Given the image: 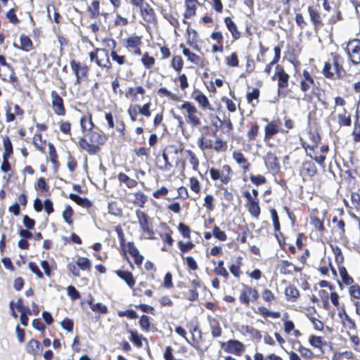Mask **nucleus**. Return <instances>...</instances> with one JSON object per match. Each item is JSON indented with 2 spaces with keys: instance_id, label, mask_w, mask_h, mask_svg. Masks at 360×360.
Segmentation results:
<instances>
[{
  "instance_id": "obj_1",
  "label": "nucleus",
  "mask_w": 360,
  "mask_h": 360,
  "mask_svg": "<svg viewBox=\"0 0 360 360\" xmlns=\"http://www.w3.org/2000/svg\"><path fill=\"white\" fill-rule=\"evenodd\" d=\"M179 109L183 111V114L186 120V122L191 126L197 127L201 124V120L200 118L201 113L191 103L188 101L184 102L179 107Z\"/></svg>"
},
{
  "instance_id": "obj_2",
  "label": "nucleus",
  "mask_w": 360,
  "mask_h": 360,
  "mask_svg": "<svg viewBox=\"0 0 360 360\" xmlns=\"http://www.w3.org/2000/svg\"><path fill=\"white\" fill-rule=\"evenodd\" d=\"M231 169L229 165H224L221 171L214 167L210 169L212 179L220 180L222 184H227L231 181Z\"/></svg>"
},
{
  "instance_id": "obj_3",
  "label": "nucleus",
  "mask_w": 360,
  "mask_h": 360,
  "mask_svg": "<svg viewBox=\"0 0 360 360\" xmlns=\"http://www.w3.org/2000/svg\"><path fill=\"white\" fill-rule=\"evenodd\" d=\"M347 53L354 64L360 63V40L355 39L350 40L346 48Z\"/></svg>"
},
{
  "instance_id": "obj_4",
  "label": "nucleus",
  "mask_w": 360,
  "mask_h": 360,
  "mask_svg": "<svg viewBox=\"0 0 360 360\" xmlns=\"http://www.w3.org/2000/svg\"><path fill=\"white\" fill-rule=\"evenodd\" d=\"M136 214L141 231L143 233H147L149 238H152L153 231L149 228L148 217L146 215V213L141 210H137L136 212Z\"/></svg>"
},
{
  "instance_id": "obj_5",
  "label": "nucleus",
  "mask_w": 360,
  "mask_h": 360,
  "mask_svg": "<svg viewBox=\"0 0 360 360\" xmlns=\"http://www.w3.org/2000/svg\"><path fill=\"white\" fill-rule=\"evenodd\" d=\"M51 105L54 112L58 115H64L65 110L62 98L55 91L51 93Z\"/></svg>"
},
{
  "instance_id": "obj_6",
  "label": "nucleus",
  "mask_w": 360,
  "mask_h": 360,
  "mask_svg": "<svg viewBox=\"0 0 360 360\" xmlns=\"http://www.w3.org/2000/svg\"><path fill=\"white\" fill-rule=\"evenodd\" d=\"M258 297V292L255 289L249 286H245L241 292L239 299L242 303L248 305L250 301H255Z\"/></svg>"
},
{
  "instance_id": "obj_7",
  "label": "nucleus",
  "mask_w": 360,
  "mask_h": 360,
  "mask_svg": "<svg viewBox=\"0 0 360 360\" xmlns=\"http://www.w3.org/2000/svg\"><path fill=\"white\" fill-rule=\"evenodd\" d=\"M225 350L229 353L240 356L244 352L245 347L243 344L238 340H230L227 342V346Z\"/></svg>"
},
{
  "instance_id": "obj_8",
  "label": "nucleus",
  "mask_w": 360,
  "mask_h": 360,
  "mask_svg": "<svg viewBox=\"0 0 360 360\" xmlns=\"http://www.w3.org/2000/svg\"><path fill=\"white\" fill-rule=\"evenodd\" d=\"M98 54L97 65L101 68L110 69L112 66L108 51L105 49H96Z\"/></svg>"
},
{
  "instance_id": "obj_9",
  "label": "nucleus",
  "mask_w": 360,
  "mask_h": 360,
  "mask_svg": "<svg viewBox=\"0 0 360 360\" xmlns=\"http://www.w3.org/2000/svg\"><path fill=\"white\" fill-rule=\"evenodd\" d=\"M266 166L273 172H277L279 169L278 158L273 153L269 152L264 157Z\"/></svg>"
},
{
  "instance_id": "obj_10",
  "label": "nucleus",
  "mask_w": 360,
  "mask_h": 360,
  "mask_svg": "<svg viewBox=\"0 0 360 360\" xmlns=\"http://www.w3.org/2000/svg\"><path fill=\"white\" fill-rule=\"evenodd\" d=\"M79 147L87 151L90 155H96L100 150V146L89 143L84 137H81L78 141Z\"/></svg>"
},
{
  "instance_id": "obj_11",
  "label": "nucleus",
  "mask_w": 360,
  "mask_h": 360,
  "mask_svg": "<svg viewBox=\"0 0 360 360\" xmlns=\"http://www.w3.org/2000/svg\"><path fill=\"white\" fill-rule=\"evenodd\" d=\"M276 75L278 76V85L280 89H284L288 85L289 75L282 68L276 67Z\"/></svg>"
},
{
  "instance_id": "obj_12",
  "label": "nucleus",
  "mask_w": 360,
  "mask_h": 360,
  "mask_svg": "<svg viewBox=\"0 0 360 360\" xmlns=\"http://www.w3.org/2000/svg\"><path fill=\"white\" fill-rule=\"evenodd\" d=\"M156 160L158 168L162 171H169L172 168V165L169 162L168 156L165 153H163L162 156H157Z\"/></svg>"
},
{
  "instance_id": "obj_13",
  "label": "nucleus",
  "mask_w": 360,
  "mask_h": 360,
  "mask_svg": "<svg viewBox=\"0 0 360 360\" xmlns=\"http://www.w3.org/2000/svg\"><path fill=\"white\" fill-rule=\"evenodd\" d=\"M339 316L341 319L343 326L349 330H356V324L354 321L349 317L345 310L339 313Z\"/></svg>"
},
{
  "instance_id": "obj_14",
  "label": "nucleus",
  "mask_w": 360,
  "mask_h": 360,
  "mask_svg": "<svg viewBox=\"0 0 360 360\" xmlns=\"http://www.w3.org/2000/svg\"><path fill=\"white\" fill-rule=\"evenodd\" d=\"M224 22L233 38L238 39L240 37V33L238 32L236 23L229 17L225 18Z\"/></svg>"
},
{
  "instance_id": "obj_15",
  "label": "nucleus",
  "mask_w": 360,
  "mask_h": 360,
  "mask_svg": "<svg viewBox=\"0 0 360 360\" xmlns=\"http://www.w3.org/2000/svg\"><path fill=\"white\" fill-rule=\"evenodd\" d=\"M20 45H18L15 43L13 44L15 48L22 49L25 51H29L32 49V43L30 39L25 36L21 35L20 37Z\"/></svg>"
},
{
  "instance_id": "obj_16",
  "label": "nucleus",
  "mask_w": 360,
  "mask_h": 360,
  "mask_svg": "<svg viewBox=\"0 0 360 360\" xmlns=\"http://www.w3.org/2000/svg\"><path fill=\"white\" fill-rule=\"evenodd\" d=\"M140 13L144 20L146 22H151L154 19V11L148 3H146V4L140 11Z\"/></svg>"
},
{
  "instance_id": "obj_17",
  "label": "nucleus",
  "mask_w": 360,
  "mask_h": 360,
  "mask_svg": "<svg viewBox=\"0 0 360 360\" xmlns=\"http://www.w3.org/2000/svg\"><path fill=\"white\" fill-rule=\"evenodd\" d=\"M116 274L119 277L123 279L129 287L132 288L134 285L135 281L131 272L119 270L116 271Z\"/></svg>"
},
{
  "instance_id": "obj_18",
  "label": "nucleus",
  "mask_w": 360,
  "mask_h": 360,
  "mask_svg": "<svg viewBox=\"0 0 360 360\" xmlns=\"http://www.w3.org/2000/svg\"><path fill=\"white\" fill-rule=\"evenodd\" d=\"M87 303L90 306L92 311L95 312H99L101 314H107L108 311L107 306L103 304L101 302L94 303L93 298H91L87 301Z\"/></svg>"
},
{
  "instance_id": "obj_19",
  "label": "nucleus",
  "mask_w": 360,
  "mask_h": 360,
  "mask_svg": "<svg viewBox=\"0 0 360 360\" xmlns=\"http://www.w3.org/2000/svg\"><path fill=\"white\" fill-rule=\"evenodd\" d=\"M69 198L79 205L88 208L91 206V202L87 198H82L77 194L70 193Z\"/></svg>"
},
{
  "instance_id": "obj_20",
  "label": "nucleus",
  "mask_w": 360,
  "mask_h": 360,
  "mask_svg": "<svg viewBox=\"0 0 360 360\" xmlns=\"http://www.w3.org/2000/svg\"><path fill=\"white\" fill-rule=\"evenodd\" d=\"M106 141V137L100 133L92 131L90 134V142L91 144H95L98 146L104 144Z\"/></svg>"
},
{
  "instance_id": "obj_21",
  "label": "nucleus",
  "mask_w": 360,
  "mask_h": 360,
  "mask_svg": "<svg viewBox=\"0 0 360 360\" xmlns=\"http://www.w3.org/2000/svg\"><path fill=\"white\" fill-rule=\"evenodd\" d=\"M309 14L311 20L313 22L315 28L319 27L323 25L319 13L312 7L308 8Z\"/></svg>"
},
{
  "instance_id": "obj_22",
  "label": "nucleus",
  "mask_w": 360,
  "mask_h": 360,
  "mask_svg": "<svg viewBox=\"0 0 360 360\" xmlns=\"http://www.w3.org/2000/svg\"><path fill=\"white\" fill-rule=\"evenodd\" d=\"M302 169L309 176H314L316 172L317 169L314 165V163L311 161H306L302 165Z\"/></svg>"
},
{
  "instance_id": "obj_23",
  "label": "nucleus",
  "mask_w": 360,
  "mask_h": 360,
  "mask_svg": "<svg viewBox=\"0 0 360 360\" xmlns=\"http://www.w3.org/2000/svg\"><path fill=\"white\" fill-rule=\"evenodd\" d=\"M278 129L279 126L277 124L274 123V122L269 123L264 129L266 137L269 139L271 138L278 131Z\"/></svg>"
},
{
  "instance_id": "obj_24",
  "label": "nucleus",
  "mask_w": 360,
  "mask_h": 360,
  "mask_svg": "<svg viewBox=\"0 0 360 360\" xmlns=\"http://www.w3.org/2000/svg\"><path fill=\"white\" fill-rule=\"evenodd\" d=\"M333 58V70L335 72L337 76L340 77L342 76V69L340 62L342 60L341 57L335 53H331Z\"/></svg>"
},
{
  "instance_id": "obj_25",
  "label": "nucleus",
  "mask_w": 360,
  "mask_h": 360,
  "mask_svg": "<svg viewBox=\"0 0 360 360\" xmlns=\"http://www.w3.org/2000/svg\"><path fill=\"white\" fill-rule=\"evenodd\" d=\"M141 44V37L134 35L127 39L125 46L129 49H132L136 46H140Z\"/></svg>"
},
{
  "instance_id": "obj_26",
  "label": "nucleus",
  "mask_w": 360,
  "mask_h": 360,
  "mask_svg": "<svg viewBox=\"0 0 360 360\" xmlns=\"http://www.w3.org/2000/svg\"><path fill=\"white\" fill-rule=\"evenodd\" d=\"M4 152L3 153V158H9L13 153V146L10 139L8 136L4 138L3 140Z\"/></svg>"
},
{
  "instance_id": "obj_27",
  "label": "nucleus",
  "mask_w": 360,
  "mask_h": 360,
  "mask_svg": "<svg viewBox=\"0 0 360 360\" xmlns=\"http://www.w3.org/2000/svg\"><path fill=\"white\" fill-rule=\"evenodd\" d=\"M338 123L340 125L350 126L351 125V117L349 115H347L345 109L343 110V112L339 113L338 115Z\"/></svg>"
},
{
  "instance_id": "obj_28",
  "label": "nucleus",
  "mask_w": 360,
  "mask_h": 360,
  "mask_svg": "<svg viewBox=\"0 0 360 360\" xmlns=\"http://www.w3.org/2000/svg\"><path fill=\"white\" fill-rule=\"evenodd\" d=\"M285 294L288 300H295L299 297L300 292L295 286L290 285L285 288Z\"/></svg>"
},
{
  "instance_id": "obj_29",
  "label": "nucleus",
  "mask_w": 360,
  "mask_h": 360,
  "mask_svg": "<svg viewBox=\"0 0 360 360\" xmlns=\"http://www.w3.org/2000/svg\"><path fill=\"white\" fill-rule=\"evenodd\" d=\"M248 210L253 217H259L260 214V207L259 206V201L257 199L249 203Z\"/></svg>"
},
{
  "instance_id": "obj_30",
  "label": "nucleus",
  "mask_w": 360,
  "mask_h": 360,
  "mask_svg": "<svg viewBox=\"0 0 360 360\" xmlns=\"http://www.w3.org/2000/svg\"><path fill=\"white\" fill-rule=\"evenodd\" d=\"M339 272L344 283L350 285L353 283V278L347 274V269L344 266L339 267Z\"/></svg>"
},
{
  "instance_id": "obj_31",
  "label": "nucleus",
  "mask_w": 360,
  "mask_h": 360,
  "mask_svg": "<svg viewBox=\"0 0 360 360\" xmlns=\"http://www.w3.org/2000/svg\"><path fill=\"white\" fill-rule=\"evenodd\" d=\"M134 202L135 205L143 207L146 202L147 201L146 195L142 192H137L134 194Z\"/></svg>"
},
{
  "instance_id": "obj_32",
  "label": "nucleus",
  "mask_w": 360,
  "mask_h": 360,
  "mask_svg": "<svg viewBox=\"0 0 360 360\" xmlns=\"http://www.w3.org/2000/svg\"><path fill=\"white\" fill-rule=\"evenodd\" d=\"M198 144L201 150L210 149L213 147L212 141L211 139H205L203 136L198 139Z\"/></svg>"
},
{
  "instance_id": "obj_33",
  "label": "nucleus",
  "mask_w": 360,
  "mask_h": 360,
  "mask_svg": "<svg viewBox=\"0 0 360 360\" xmlns=\"http://www.w3.org/2000/svg\"><path fill=\"white\" fill-rule=\"evenodd\" d=\"M99 6L100 3L98 1H94L91 6H89L88 11L91 18H96L99 15Z\"/></svg>"
},
{
  "instance_id": "obj_34",
  "label": "nucleus",
  "mask_w": 360,
  "mask_h": 360,
  "mask_svg": "<svg viewBox=\"0 0 360 360\" xmlns=\"http://www.w3.org/2000/svg\"><path fill=\"white\" fill-rule=\"evenodd\" d=\"M77 265L82 270H90L91 261L85 257H79L77 261Z\"/></svg>"
},
{
  "instance_id": "obj_35",
  "label": "nucleus",
  "mask_w": 360,
  "mask_h": 360,
  "mask_svg": "<svg viewBox=\"0 0 360 360\" xmlns=\"http://www.w3.org/2000/svg\"><path fill=\"white\" fill-rule=\"evenodd\" d=\"M40 343L39 341L32 339L28 342L27 345V352L30 354H34L39 348Z\"/></svg>"
},
{
  "instance_id": "obj_36",
  "label": "nucleus",
  "mask_w": 360,
  "mask_h": 360,
  "mask_svg": "<svg viewBox=\"0 0 360 360\" xmlns=\"http://www.w3.org/2000/svg\"><path fill=\"white\" fill-rule=\"evenodd\" d=\"M186 153L189 157V162L192 165L193 169L195 171L198 170L199 166V161L196 155L193 151L190 150H186Z\"/></svg>"
},
{
  "instance_id": "obj_37",
  "label": "nucleus",
  "mask_w": 360,
  "mask_h": 360,
  "mask_svg": "<svg viewBox=\"0 0 360 360\" xmlns=\"http://www.w3.org/2000/svg\"><path fill=\"white\" fill-rule=\"evenodd\" d=\"M194 98L203 108H207L210 105L207 98L203 94L198 93Z\"/></svg>"
},
{
  "instance_id": "obj_38",
  "label": "nucleus",
  "mask_w": 360,
  "mask_h": 360,
  "mask_svg": "<svg viewBox=\"0 0 360 360\" xmlns=\"http://www.w3.org/2000/svg\"><path fill=\"white\" fill-rule=\"evenodd\" d=\"M141 61L146 68H150L155 63V59L153 57L150 56L148 53H145L141 58Z\"/></svg>"
},
{
  "instance_id": "obj_39",
  "label": "nucleus",
  "mask_w": 360,
  "mask_h": 360,
  "mask_svg": "<svg viewBox=\"0 0 360 360\" xmlns=\"http://www.w3.org/2000/svg\"><path fill=\"white\" fill-rule=\"evenodd\" d=\"M80 124L83 129L91 130L94 125L91 120V117L90 116L89 117H82L80 120Z\"/></svg>"
},
{
  "instance_id": "obj_40",
  "label": "nucleus",
  "mask_w": 360,
  "mask_h": 360,
  "mask_svg": "<svg viewBox=\"0 0 360 360\" xmlns=\"http://www.w3.org/2000/svg\"><path fill=\"white\" fill-rule=\"evenodd\" d=\"M226 63L230 67H238L239 60L236 53H232L230 56L226 58Z\"/></svg>"
},
{
  "instance_id": "obj_41",
  "label": "nucleus",
  "mask_w": 360,
  "mask_h": 360,
  "mask_svg": "<svg viewBox=\"0 0 360 360\" xmlns=\"http://www.w3.org/2000/svg\"><path fill=\"white\" fill-rule=\"evenodd\" d=\"M259 310L262 314L266 317H272L274 319H278L281 317V313L278 311H271L265 307H260Z\"/></svg>"
},
{
  "instance_id": "obj_42",
  "label": "nucleus",
  "mask_w": 360,
  "mask_h": 360,
  "mask_svg": "<svg viewBox=\"0 0 360 360\" xmlns=\"http://www.w3.org/2000/svg\"><path fill=\"white\" fill-rule=\"evenodd\" d=\"M332 247V249H333V252L335 255V261L336 262L339 264H341L344 261V257H343V255H342V250L340 249V248H339L338 246H333L331 245Z\"/></svg>"
},
{
  "instance_id": "obj_43",
  "label": "nucleus",
  "mask_w": 360,
  "mask_h": 360,
  "mask_svg": "<svg viewBox=\"0 0 360 360\" xmlns=\"http://www.w3.org/2000/svg\"><path fill=\"white\" fill-rule=\"evenodd\" d=\"M213 236L221 241L226 240V235L224 231H221L218 226H214L212 230Z\"/></svg>"
},
{
  "instance_id": "obj_44",
  "label": "nucleus",
  "mask_w": 360,
  "mask_h": 360,
  "mask_svg": "<svg viewBox=\"0 0 360 360\" xmlns=\"http://www.w3.org/2000/svg\"><path fill=\"white\" fill-rule=\"evenodd\" d=\"M70 65H71V68H72L73 72L75 74L77 83H79V82H80L79 71L81 70L82 67L80 66V64L79 63H76L75 60H74L71 61Z\"/></svg>"
},
{
  "instance_id": "obj_45",
  "label": "nucleus",
  "mask_w": 360,
  "mask_h": 360,
  "mask_svg": "<svg viewBox=\"0 0 360 360\" xmlns=\"http://www.w3.org/2000/svg\"><path fill=\"white\" fill-rule=\"evenodd\" d=\"M112 60L115 61L118 65H124L126 63L125 57L124 56L119 55L117 51H112L110 53Z\"/></svg>"
},
{
  "instance_id": "obj_46",
  "label": "nucleus",
  "mask_w": 360,
  "mask_h": 360,
  "mask_svg": "<svg viewBox=\"0 0 360 360\" xmlns=\"http://www.w3.org/2000/svg\"><path fill=\"white\" fill-rule=\"evenodd\" d=\"M202 340V332L201 330L198 331L197 333H193V337H192L193 343L191 342V345L195 349L200 350L199 342Z\"/></svg>"
},
{
  "instance_id": "obj_47",
  "label": "nucleus",
  "mask_w": 360,
  "mask_h": 360,
  "mask_svg": "<svg viewBox=\"0 0 360 360\" xmlns=\"http://www.w3.org/2000/svg\"><path fill=\"white\" fill-rule=\"evenodd\" d=\"M233 158L235 160V161L240 165H243L246 164V162H248L247 159L244 157L243 154L240 152L234 151L233 153Z\"/></svg>"
},
{
  "instance_id": "obj_48",
  "label": "nucleus",
  "mask_w": 360,
  "mask_h": 360,
  "mask_svg": "<svg viewBox=\"0 0 360 360\" xmlns=\"http://www.w3.org/2000/svg\"><path fill=\"white\" fill-rule=\"evenodd\" d=\"M120 317L127 316L129 319H134L138 317L137 313L133 309H127L125 311H121L118 312Z\"/></svg>"
},
{
  "instance_id": "obj_49",
  "label": "nucleus",
  "mask_w": 360,
  "mask_h": 360,
  "mask_svg": "<svg viewBox=\"0 0 360 360\" xmlns=\"http://www.w3.org/2000/svg\"><path fill=\"white\" fill-rule=\"evenodd\" d=\"M172 65L175 70H181L183 66V60L179 56H174L172 60Z\"/></svg>"
},
{
  "instance_id": "obj_50",
  "label": "nucleus",
  "mask_w": 360,
  "mask_h": 360,
  "mask_svg": "<svg viewBox=\"0 0 360 360\" xmlns=\"http://www.w3.org/2000/svg\"><path fill=\"white\" fill-rule=\"evenodd\" d=\"M49 158L51 162L53 163V165H56V158H57V153L56 148L53 143H49Z\"/></svg>"
},
{
  "instance_id": "obj_51",
  "label": "nucleus",
  "mask_w": 360,
  "mask_h": 360,
  "mask_svg": "<svg viewBox=\"0 0 360 360\" xmlns=\"http://www.w3.org/2000/svg\"><path fill=\"white\" fill-rule=\"evenodd\" d=\"M178 229H179V232L183 235V236L184 238H190L191 230H190V228L187 225H186L183 223H179Z\"/></svg>"
},
{
  "instance_id": "obj_52",
  "label": "nucleus",
  "mask_w": 360,
  "mask_h": 360,
  "mask_svg": "<svg viewBox=\"0 0 360 360\" xmlns=\"http://www.w3.org/2000/svg\"><path fill=\"white\" fill-rule=\"evenodd\" d=\"M334 72L332 65L330 63H326L323 69V75L328 78H331L334 75Z\"/></svg>"
},
{
  "instance_id": "obj_53",
  "label": "nucleus",
  "mask_w": 360,
  "mask_h": 360,
  "mask_svg": "<svg viewBox=\"0 0 360 360\" xmlns=\"http://www.w3.org/2000/svg\"><path fill=\"white\" fill-rule=\"evenodd\" d=\"M73 211L70 206H67L63 212V217L64 220L69 224H72L71 217Z\"/></svg>"
},
{
  "instance_id": "obj_54",
  "label": "nucleus",
  "mask_w": 360,
  "mask_h": 360,
  "mask_svg": "<svg viewBox=\"0 0 360 360\" xmlns=\"http://www.w3.org/2000/svg\"><path fill=\"white\" fill-rule=\"evenodd\" d=\"M179 248L182 252H187L191 250L193 247L194 244L192 242L184 243L183 241H179L178 243Z\"/></svg>"
},
{
  "instance_id": "obj_55",
  "label": "nucleus",
  "mask_w": 360,
  "mask_h": 360,
  "mask_svg": "<svg viewBox=\"0 0 360 360\" xmlns=\"http://www.w3.org/2000/svg\"><path fill=\"white\" fill-rule=\"evenodd\" d=\"M332 221L333 223H336V227L338 229V234L342 237L345 234V222L342 220H338L335 217Z\"/></svg>"
},
{
  "instance_id": "obj_56",
  "label": "nucleus",
  "mask_w": 360,
  "mask_h": 360,
  "mask_svg": "<svg viewBox=\"0 0 360 360\" xmlns=\"http://www.w3.org/2000/svg\"><path fill=\"white\" fill-rule=\"evenodd\" d=\"M28 266L32 272L37 276V278H42L44 277L42 272L34 262H30Z\"/></svg>"
},
{
  "instance_id": "obj_57",
  "label": "nucleus",
  "mask_w": 360,
  "mask_h": 360,
  "mask_svg": "<svg viewBox=\"0 0 360 360\" xmlns=\"http://www.w3.org/2000/svg\"><path fill=\"white\" fill-rule=\"evenodd\" d=\"M271 217H272L274 229H275V231H278L280 230V224H279L278 216L277 214L276 210L275 209H271Z\"/></svg>"
},
{
  "instance_id": "obj_58",
  "label": "nucleus",
  "mask_w": 360,
  "mask_h": 360,
  "mask_svg": "<svg viewBox=\"0 0 360 360\" xmlns=\"http://www.w3.org/2000/svg\"><path fill=\"white\" fill-rule=\"evenodd\" d=\"M139 324L143 330H148L150 328L149 317L146 315H143L140 318Z\"/></svg>"
},
{
  "instance_id": "obj_59",
  "label": "nucleus",
  "mask_w": 360,
  "mask_h": 360,
  "mask_svg": "<svg viewBox=\"0 0 360 360\" xmlns=\"http://www.w3.org/2000/svg\"><path fill=\"white\" fill-rule=\"evenodd\" d=\"M309 342L311 346L316 347V348H321L322 345V340L321 337L311 335L309 338Z\"/></svg>"
},
{
  "instance_id": "obj_60",
  "label": "nucleus",
  "mask_w": 360,
  "mask_h": 360,
  "mask_svg": "<svg viewBox=\"0 0 360 360\" xmlns=\"http://www.w3.org/2000/svg\"><path fill=\"white\" fill-rule=\"evenodd\" d=\"M250 178L251 181L257 186L263 184L266 182V178L262 175L255 176V175L251 174Z\"/></svg>"
},
{
  "instance_id": "obj_61",
  "label": "nucleus",
  "mask_w": 360,
  "mask_h": 360,
  "mask_svg": "<svg viewBox=\"0 0 360 360\" xmlns=\"http://www.w3.org/2000/svg\"><path fill=\"white\" fill-rule=\"evenodd\" d=\"M183 54L187 57L188 60L192 63H194L195 60L198 58V56L191 52L188 49L184 47L183 49Z\"/></svg>"
},
{
  "instance_id": "obj_62",
  "label": "nucleus",
  "mask_w": 360,
  "mask_h": 360,
  "mask_svg": "<svg viewBox=\"0 0 360 360\" xmlns=\"http://www.w3.org/2000/svg\"><path fill=\"white\" fill-rule=\"evenodd\" d=\"M61 327L68 332H72L73 330V322L69 319H65L61 322Z\"/></svg>"
},
{
  "instance_id": "obj_63",
  "label": "nucleus",
  "mask_w": 360,
  "mask_h": 360,
  "mask_svg": "<svg viewBox=\"0 0 360 360\" xmlns=\"http://www.w3.org/2000/svg\"><path fill=\"white\" fill-rule=\"evenodd\" d=\"M259 96V90L257 88L253 89L252 92L247 94V100L249 103H252L253 100H257Z\"/></svg>"
},
{
  "instance_id": "obj_64",
  "label": "nucleus",
  "mask_w": 360,
  "mask_h": 360,
  "mask_svg": "<svg viewBox=\"0 0 360 360\" xmlns=\"http://www.w3.org/2000/svg\"><path fill=\"white\" fill-rule=\"evenodd\" d=\"M131 337L129 338L130 341H131L135 345L140 347L142 346V342L139 335L136 332L130 330Z\"/></svg>"
}]
</instances>
